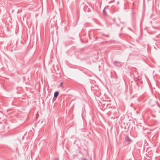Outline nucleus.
<instances>
[{"mask_svg": "<svg viewBox=\"0 0 160 160\" xmlns=\"http://www.w3.org/2000/svg\"><path fill=\"white\" fill-rule=\"evenodd\" d=\"M125 140H126V141L127 142H129L130 143L131 142H132V141L128 136H127L126 137Z\"/></svg>", "mask_w": 160, "mask_h": 160, "instance_id": "f257e3e1", "label": "nucleus"}, {"mask_svg": "<svg viewBox=\"0 0 160 160\" xmlns=\"http://www.w3.org/2000/svg\"><path fill=\"white\" fill-rule=\"evenodd\" d=\"M59 94V92L58 91L55 92L54 94V97L57 98Z\"/></svg>", "mask_w": 160, "mask_h": 160, "instance_id": "f03ea898", "label": "nucleus"}, {"mask_svg": "<svg viewBox=\"0 0 160 160\" xmlns=\"http://www.w3.org/2000/svg\"><path fill=\"white\" fill-rule=\"evenodd\" d=\"M106 9V7H105L103 9V13L104 16L107 15V13L106 12V11H105Z\"/></svg>", "mask_w": 160, "mask_h": 160, "instance_id": "7ed1b4c3", "label": "nucleus"}, {"mask_svg": "<svg viewBox=\"0 0 160 160\" xmlns=\"http://www.w3.org/2000/svg\"><path fill=\"white\" fill-rule=\"evenodd\" d=\"M114 62L116 63H120V62H118L117 61H115Z\"/></svg>", "mask_w": 160, "mask_h": 160, "instance_id": "20e7f679", "label": "nucleus"}, {"mask_svg": "<svg viewBox=\"0 0 160 160\" xmlns=\"http://www.w3.org/2000/svg\"><path fill=\"white\" fill-rule=\"evenodd\" d=\"M62 83L61 84V86H62Z\"/></svg>", "mask_w": 160, "mask_h": 160, "instance_id": "39448f33", "label": "nucleus"}, {"mask_svg": "<svg viewBox=\"0 0 160 160\" xmlns=\"http://www.w3.org/2000/svg\"><path fill=\"white\" fill-rule=\"evenodd\" d=\"M117 4H119V2H117Z\"/></svg>", "mask_w": 160, "mask_h": 160, "instance_id": "423d86ee", "label": "nucleus"}]
</instances>
